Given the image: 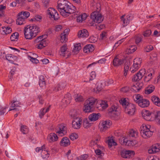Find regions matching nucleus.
Returning <instances> with one entry per match:
<instances>
[{
	"mask_svg": "<svg viewBox=\"0 0 160 160\" xmlns=\"http://www.w3.org/2000/svg\"><path fill=\"white\" fill-rule=\"evenodd\" d=\"M69 4V2L65 0H59L58 2V10L64 17H67L74 13L76 9L75 6H70Z\"/></svg>",
	"mask_w": 160,
	"mask_h": 160,
	"instance_id": "obj_1",
	"label": "nucleus"
},
{
	"mask_svg": "<svg viewBox=\"0 0 160 160\" xmlns=\"http://www.w3.org/2000/svg\"><path fill=\"white\" fill-rule=\"evenodd\" d=\"M91 18L93 22H95L97 29L100 30L104 28L105 26L103 24L98 25L103 21L102 16L99 12L94 11L92 12L91 14Z\"/></svg>",
	"mask_w": 160,
	"mask_h": 160,
	"instance_id": "obj_2",
	"label": "nucleus"
},
{
	"mask_svg": "<svg viewBox=\"0 0 160 160\" xmlns=\"http://www.w3.org/2000/svg\"><path fill=\"white\" fill-rule=\"evenodd\" d=\"M98 102V100L93 97H91L86 100L83 108V111L86 113H88L93 111L94 109V105Z\"/></svg>",
	"mask_w": 160,
	"mask_h": 160,
	"instance_id": "obj_3",
	"label": "nucleus"
},
{
	"mask_svg": "<svg viewBox=\"0 0 160 160\" xmlns=\"http://www.w3.org/2000/svg\"><path fill=\"white\" fill-rule=\"evenodd\" d=\"M134 101L139 106L142 108L148 107L150 104L149 101L146 99H143V97L139 94H135L133 96Z\"/></svg>",
	"mask_w": 160,
	"mask_h": 160,
	"instance_id": "obj_4",
	"label": "nucleus"
},
{
	"mask_svg": "<svg viewBox=\"0 0 160 160\" xmlns=\"http://www.w3.org/2000/svg\"><path fill=\"white\" fill-rule=\"evenodd\" d=\"M47 34L42 35V36L38 37L34 40L36 43H39L37 45V48L38 49H41L47 46V42L46 39L47 38Z\"/></svg>",
	"mask_w": 160,
	"mask_h": 160,
	"instance_id": "obj_5",
	"label": "nucleus"
},
{
	"mask_svg": "<svg viewBox=\"0 0 160 160\" xmlns=\"http://www.w3.org/2000/svg\"><path fill=\"white\" fill-rule=\"evenodd\" d=\"M139 131L141 136L145 138L150 137V125L143 124L141 126Z\"/></svg>",
	"mask_w": 160,
	"mask_h": 160,
	"instance_id": "obj_6",
	"label": "nucleus"
},
{
	"mask_svg": "<svg viewBox=\"0 0 160 160\" xmlns=\"http://www.w3.org/2000/svg\"><path fill=\"white\" fill-rule=\"evenodd\" d=\"M112 124L111 121L110 120L102 121L99 125L100 131L102 132L105 131L109 128L110 126Z\"/></svg>",
	"mask_w": 160,
	"mask_h": 160,
	"instance_id": "obj_7",
	"label": "nucleus"
},
{
	"mask_svg": "<svg viewBox=\"0 0 160 160\" xmlns=\"http://www.w3.org/2000/svg\"><path fill=\"white\" fill-rule=\"evenodd\" d=\"M47 14L50 18H53L56 20L59 18L58 14L57 11L53 8H50L47 11Z\"/></svg>",
	"mask_w": 160,
	"mask_h": 160,
	"instance_id": "obj_8",
	"label": "nucleus"
},
{
	"mask_svg": "<svg viewBox=\"0 0 160 160\" xmlns=\"http://www.w3.org/2000/svg\"><path fill=\"white\" fill-rule=\"evenodd\" d=\"M135 154L133 151L123 150L121 152V156L124 158H130L133 157Z\"/></svg>",
	"mask_w": 160,
	"mask_h": 160,
	"instance_id": "obj_9",
	"label": "nucleus"
},
{
	"mask_svg": "<svg viewBox=\"0 0 160 160\" xmlns=\"http://www.w3.org/2000/svg\"><path fill=\"white\" fill-rule=\"evenodd\" d=\"M156 121L160 125V110L151 113V121Z\"/></svg>",
	"mask_w": 160,
	"mask_h": 160,
	"instance_id": "obj_10",
	"label": "nucleus"
},
{
	"mask_svg": "<svg viewBox=\"0 0 160 160\" xmlns=\"http://www.w3.org/2000/svg\"><path fill=\"white\" fill-rule=\"evenodd\" d=\"M136 107L132 103H129L127 107H126V111L128 114L130 115L134 114L135 111Z\"/></svg>",
	"mask_w": 160,
	"mask_h": 160,
	"instance_id": "obj_11",
	"label": "nucleus"
},
{
	"mask_svg": "<svg viewBox=\"0 0 160 160\" xmlns=\"http://www.w3.org/2000/svg\"><path fill=\"white\" fill-rule=\"evenodd\" d=\"M24 34L25 38L27 39H31L35 37V33L34 34L33 33L30 29H28V28H27L26 27L24 30Z\"/></svg>",
	"mask_w": 160,
	"mask_h": 160,
	"instance_id": "obj_12",
	"label": "nucleus"
},
{
	"mask_svg": "<svg viewBox=\"0 0 160 160\" xmlns=\"http://www.w3.org/2000/svg\"><path fill=\"white\" fill-rule=\"evenodd\" d=\"M56 132L59 134H65L67 132V128L63 124L59 125L56 128Z\"/></svg>",
	"mask_w": 160,
	"mask_h": 160,
	"instance_id": "obj_13",
	"label": "nucleus"
},
{
	"mask_svg": "<svg viewBox=\"0 0 160 160\" xmlns=\"http://www.w3.org/2000/svg\"><path fill=\"white\" fill-rule=\"evenodd\" d=\"M27 28H28V29L31 31L34 34L35 33V37L37 35L38 33L40 32V28L36 25H33L31 26L28 25L26 27Z\"/></svg>",
	"mask_w": 160,
	"mask_h": 160,
	"instance_id": "obj_14",
	"label": "nucleus"
},
{
	"mask_svg": "<svg viewBox=\"0 0 160 160\" xmlns=\"http://www.w3.org/2000/svg\"><path fill=\"white\" fill-rule=\"evenodd\" d=\"M71 100V95L69 93L66 94L64 98L62 99V102L64 103L63 106L64 107L67 106V105L69 104Z\"/></svg>",
	"mask_w": 160,
	"mask_h": 160,
	"instance_id": "obj_15",
	"label": "nucleus"
},
{
	"mask_svg": "<svg viewBox=\"0 0 160 160\" xmlns=\"http://www.w3.org/2000/svg\"><path fill=\"white\" fill-rule=\"evenodd\" d=\"M144 70H141L135 75L133 76L132 78V81H137L141 80L143 76L142 73Z\"/></svg>",
	"mask_w": 160,
	"mask_h": 160,
	"instance_id": "obj_16",
	"label": "nucleus"
},
{
	"mask_svg": "<svg viewBox=\"0 0 160 160\" xmlns=\"http://www.w3.org/2000/svg\"><path fill=\"white\" fill-rule=\"evenodd\" d=\"M101 116V114L99 113H93L89 115L88 118L91 121L94 122L97 120Z\"/></svg>",
	"mask_w": 160,
	"mask_h": 160,
	"instance_id": "obj_17",
	"label": "nucleus"
},
{
	"mask_svg": "<svg viewBox=\"0 0 160 160\" xmlns=\"http://www.w3.org/2000/svg\"><path fill=\"white\" fill-rule=\"evenodd\" d=\"M82 121L80 119L76 118L72 122V127L74 129H78L80 128Z\"/></svg>",
	"mask_w": 160,
	"mask_h": 160,
	"instance_id": "obj_18",
	"label": "nucleus"
},
{
	"mask_svg": "<svg viewBox=\"0 0 160 160\" xmlns=\"http://www.w3.org/2000/svg\"><path fill=\"white\" fill-rule=\"evenodd\" d=\"M142 86L143 84L142 83H137L132 86L131 90L134 92H137L141 89Z\"/></svg>",
	"mask_w": 160,
	"mask_h": 160,
	"instance_id": "obj_19",
	"label": "nucleus"
},
{
	"mask_svg": "<svg viewBox=\"0 0 160 160\" xmlns=\"http://www.w3.org/2000/svg\"><path fill=\"white\" fill-rule=\"evenodd\" d=\"M137 143V142L135 140H129L125 138L123 140V144L129 146H134Z\"/></svg>",
	"mask_w": 160,
	"mask_h": 160,
	"instance_id": "obj_20",
	"label": "nucleus"
},
{
	"mask_svg": "<svg viewBox=\"0 0 160 160\" xmlns=\"http://www.w3.org/2000/svg\"><path fill=\"white\" fill-rule=\"evenodd\" d=\"M47 139L49 142H54L58 140V137L55 133H52L48 135Z\"/></svg>",
	"mask_w": 160,
	"mask_h": 160,
	"instance_id": "obj_21",
	"label": "nucleus"
},
{
	"mask_svg": "<svg viewBox=\"0 0 160 160\" xmlns=\"http://www.w3.org/2000/svg\"><path fill=\"white\" fill-rule=\"evenodd\" d=\"M60 144L62 146L67 147L70 144V141L68 138L64 137L62 138Z\"/></svg>",
	"mask_w": 160,
	"mask_h": 160,
	"instance_id": "obj_22",
	"label": "nucleus"
},
{
	"mask_svg": "<svg viewBox=\"0 0 160 160\" xmlns=\"http://www.w3.org/2000/svg\"><path fill=\"white\" fill-rule=\"evenodd\" d=\"M89 36L88 31L86 29L79 31L78 33V36L79 38H87Z\"/></svg>",
	"mask_w": 160,
	"mask_h": 160,
	"instance_id": "obj_23",
	"label": "nucleus"
},
{
	"mask_svg": "<svg viewBox=\"0 0 160 160\" xmlns=\"http://www.w3.org/2000/svg\"><path fill=\"white\" fill-rule=\"evenodd\" d=\"M6 58L9 62L14 64V62L18 59V57L16 56L11 54H8L6 56Z\"/></svg>",
	"mask_w": 160,
	"mask_h": 160,
	"instance_id": "obj_24",
	"label": "nucleus"
},
{
	"mask_svg": "<svg viewBox=\"0 0 160 160\" xmlns=\"http://www.w3.org/2000/svg\"><path fill=\"white\" fill-rule=\"evenodd\" d=\"M131 64L130 61L128 59L127 60L124 64V75L125 76H126L128 72V71L129 66Z\"/></svg>",
	"mask_w": 160,
	"mask_h": 160,
	"instance_id": "obj_25",
	"label": "nucleus"
},
{
	"mask_svg": "<svg viewBox=\"0 0 160 160\" xmlns=\"http://www.w3.org/2000/svg\"><path fill=\"white\" fill-rule=\"evenodd\" d=\"M160 150V145L156 144L153 145L151 148V153H154L159 152Z\"/></svg>",
	"mask_w": 160,
	"mask_h": 160,
	"instance_id": "obj_26",
	"label": "nucleus"
},
{
	"mask_svg": "<svg viewBox=\"0 0 160 160\" xmlns=\"http://www.w3.org/2000/svg\"><path fill=\"white\" fill-rule=\"evenodd\" d=\"M142 115L143 118L147 121H150V112L148 110H145L142 112Z\"/></svg>",
	"mask_w": 160,
	"mask_h": 160,
	"instance_id": "obj_27",
	"label": "nucleus"
},
{
	"mask_svg": "<svg viewBox=\"0 0 160 160\" xmlns=\"http://www.w3.org/2000/svg\"><path fill=\"white\" fill-rule=\"evenodd\" d=\"M94 50V47L91 44H88L86 45L84 48L83 51L86 53H88L92 52Z\"/></svg>",
	"mask_w": 160,
	"mask_h": 160,
	"instance_id": "obj_28",
	"label": "nucleus"
},
{
	"mask_svg": "<svg viewBox=\"0 0 160 160\" xmlns=\"http://www.w3.org/2000/svg\"><path fill=\"white\" fill-rule=\"evenodd\" d=\"M124 62L123 59H119L116 57L113 60V64L114 66H117L122 64Z\"/></svg>",
	"mask_w": 160,
	"mask_h": 160,
	"instance_id": "obj_29",
	"label": "nucleus"
},
{
	"mask_svg": "<svg viewBox=\"0 0 160 160\" xmlns=\"http://www.w3.org/2000/svg\"><path fill=\"white\" fill-rule=\"evenodd\" d=\"M151 100L154 104L160 107V100L158 97L153 96L152 97Z\"/></svg>",
	"mask_w": 160,
	"mask_h": 160,
	"instance_id": "obj_30",
	"label": "nucleus"
},
{
	"mask_svg": "<svg viewBox=\"0 0 160 160\" xmlns=\"http://www.w3.org/2000/svg\"><path fill=\"white\" fill-rule=\"evenodd\" d=\"M67 45H64L62 46L61 48L60 52H59L60 55L63 57H65V54L67 52Z\"/></svg>",
	"mask_w": 160,
	"mask_h": 160,
	"instance_id": "obj_31",
	"label": "nucleus"
},
{
	"mask_svg": "<svg viewBox=\"0 0 160 160\" xmlns=\"http://www.w3.org/2000/svg\"><path fill=\"white\" fill-rule=\"evenodd\" d=\"M74 48L73 49V52L74 54H77L78 53V52L81 48V44L80 43L75 44Z\"/></svg>",
	"mask_w": 160,
	"mask_h": 160,
	"instance_id": "obj_32",
	"label": "nucleus"
},
{
	"mask_svg": "<svg viewBox=\"0 0 160 160\" xmlns=\"http://www.w3.org/2000/svg\"><path fill=\"white\" fill-rule=\"evenodd\" d=\"M19 37V33L18 32L13 33L11 36L10 39L12 41H17Z\"/></svg>",
	"mask_w": 160,
	"mask_h": 160,
	"instance_id": "obj_33",
	"label": "nucleus"
},
{
	"mask_svg": "<svg viewBox=\"0 0 160 160\" xmlns=\"http://www.w3.org/2000/svg\"><path fill=\"white\" fill-rule=\"evenodd\" d=\"M83 126L84 128H87L91 126V123L89 122L87 118H85L83 120Z\"/></svg>",
	"mask_w": 160,
	"mask_h": 160,
	"instance_id": "obj_34",
	"label": "nucleus"
},
{
	"mask_svg": "<svg viewBox=\"0 0 160 160\" xmlns=\"http://www.w3.org/2000/svg\"><path fill=\"white\" fill-rule=\"evenodd\" d=\"M16 23L17 25H22L24 24L25 22V20L24 18H19L17 16V19L16 20Z\"/></svg>",
	"mask_w": 160,
	"mask_h": 160,
	"instance_id": "obj_35",
	"label": "nucleus"
},
{
	"mask_svg": "<svg viewBox=\"0 0 160 160\" xmlns=\"http://www.w3.org/2000/svg\"><path fill=\"white\" fill-rule=\"evenodd\" d=\"M138 132L133 129L130 130L128 133V135L129 137H136L138 136Z\"/></svg>",
	"mask_w": 160,
	"mask_h": 160,
	"instance_id": "obj_36",
	"label": "nucleus"
},
{
	"mask_svg": "<svg viewBox=\"0 0 160 160\" xmlns=\"http://www.w3.org/2000/svg\"><path fill=\"white\" fill-rule=\"evenodd\" d=\"M107 142L108 143L109 148L112 146H115L117 145V143L114 141V140L113 139H108Z\"/></svg>",
	"mask_w": 160,
	"mask_h": 160,
	"instance_id": "obj_37",
	"label": "nucleus"
},
{
	"mask_svg": "<svg viewBox=\"0 0 160 160\" xmlns=\"http://www.w3.org/2000/svg\"><path fill=\"white\" fill-rule=\"evenodd\" d=\"M20 104V103L18 101H14L11 104V107L12 108H18L19 109V108H21V107H19Z\"/></svg>",
	"mask_w": 160,
	"mask_h": 160,
	"instance_id": "obj_38",
	"label": "nucleus"
},
{
	"mask_svg": "<svg viewBox=\"0 0 160 160\" xmlns=\"http://www.w3.org/2000/svg\"><path fill=\"white\" fill-rule=\"evenodd\" d=\"M2 29L3 32L6 34L10 33L12 31V29L8 27H2Z\"/></svg>",
	"mask_w": 160,
	"mask_h": 160,
	"instance_id": "obj_39",
	"label": "nucleus"
},
{
	"mask_svg": "<svg viewBox=\"0 0 160 160\" xmlns=\"http://www.w3.org/2000/svg\"><path fill=\"white\" fill-rule=\"evenodd\" d=\"M140 67L137 65V64L134 65V62L133 66L130 68V70L131 72L134 73L137 71Z\"/></svg>",
	"mask_w": 160,
	"mask_h": 160,
	"instance_id": "obj_40",
	"label": "nucleus"
},
{
	"mask_svg": "<svg viewBox=\"0 0 160 160\" xmlns=\"http://www.w3.org/2000/svg\"><path fill=\"white\" fill-rule=\"evenodd\" d=\"M119 102L125 108H126V107H127L129 103L128 102H127L125 99H121L119 101Z\"/></svg>",
	"mask_w": 160,
	"mask_h": 160,
	"instance_id": "obj_41",
	"label": "nucleus"
},
{
	"mask_svg": "<svg viewBox=\"0 0 160 160\" xmlns=\"http://www.w3.org/2000/svg\"><path fill=\"white\" fill-rule=\"evenodd\" d=\"M41 154L43 158H47L49 157V154L47 150H44L42 152Z\"/></svg>",
	"mask_w": 160,
	"mask_h": 160,
	"instance_id": "obj_42",
	"label": "nucleus"
},
{
	"mask_svg": "<svg viewBox=\"0 0 160 160\" xmlns=\"http://www.w3.org/2000/svg\"><path fill=\"white\" fill-rule=\"evenodd\" d=\"M108 106V104L107 102L105 101H102L99 104V108H101L102 109H105Z\"/></svg>",
	"mask_w": 160,
	"mask_h": 160,
	"instance_id": "obj_43",
	"label": "nucleus"
},
{
	"mask_svg": "<svg viewBox=\"0 0 160 160\" xmlns=\"http://www.w3.org/2000/svg\"><path fill=\"white\" fill-rule=\"evenodd\" d=\"M133 62H134V65L137 64L139 66H141L142 60L141 58H136L134 59Z\"/></svg>",
	"mask_w": 160,
	"mask_h": 160,
	"instance_id": "obj_44",
	"label": "nucleus"
},
{
	"mask_svg": "<svg viewBox=\"0 0 160 160\" xmlns=\"http://www.w3.org/2000/svg\"><path fill=\"white\" fill-rule=\"evenodd\" d=\"M137 47L135 45H132L130 48L128 49V52L129 53H132L134 52L136 50Z\"/></svg>",
	"mask_w": 160,
	"mask_h": 160,
	"instance_id": "obj_45",
	"label": "nucleus"
},
{
	"mask_svg": "<svg viewBox=\"0 0 160 160\" xmlns=\"http://www.w3.org/2000/svg\"><path fill=\"white\" fill-rule=\"evenodd\" d=\"M21 131L23 134H27L28 132L27 126L24 125L22 126L21 127Z\"/></svg>",
	"mask_w": 160,
	"mask_h": 160,
	"instance_id": "obj_46",
	"label": "nucleus"
},
{
	"mask_svg": "<svg viewBox=\"0 0 160 160\" xmlns=\"http://www.w3.org/2000/svg\"><path fill=\"white\" fill-rule=\"evenodd\" d=\"M67 34L62 33L61 35L60 41L61 42H66L67 40Z\"/></svg>",
	"mask_w": 160,
	"mask_h": 160,
	"instance_id": "obj_47",
	"label": "nucleus"
},
{
	"mask_svg": "<svg viewBox=\"0 0 160 160\" xmlns=\"http://www.w3.org/2000/svg\"><path fill=\"white\" fill-rule=\"evenodd\" d=\"M66 86V84L65 82H62L58 84L57 86L58 90H61L64 88Z\"/></svg>",
	"mask_w": 160,
	"mask_h": 160,
	"instance_id": "obj_48",
	"label": "nucleus"
},
{
	"mask_svg": "<svg viewBox=\"0 0 160 160\" xmlns=\"http://www.w3.org/2000/svg\"><path fill=\"white\" fill-rule=\"evenodd\" d=\"M88 154H85L77 158V160H86L88 158Z\"/></svg>",
	"mask_w": 160,
	"mask_h": 160,
	"instance_id": "obj_49",
	"label": "nucleus"
},
{
	"mask_svg": "<svg viewBox=\"0 0 160 160\" xmlns=\"http://www.w3.org/2000/svg\"><path fill=\"white\" fill-rule=\"evenodd\" d=\"M142 37L141 35H138L136 37L135 42L136 44L139 43L142 40Z\"/></svg>",
	"mask_w": 160,
	"mask_h": 160,
	"instance_id": "obj_50",
	"label": "nucleus"
},
{
	"mask_svg": "<svg viewBox=\"0 0 160 160\" xmlns=\"http://www.w3.org/2000/svg\"><path fill=\"white\" fill-rule=\"evenodd\" d=\"M117 108L114 106H112L108 110L109 113L114 114V112L117 111Z\"/></svg>",
	"mask_w": 160,
	"mask_h": 160,
	"instance_id": "obj_51",
	"label": "nucleus"
},
{
	"mask_svg": "<svg viewBox=\"0 0 160 160\" xmlns=\"http://www.w3.org/2000/svg\"><path fill=\"white\" fill-rule=\"evenodd\" d=\"M70 139L73 141L77 139L78 138V135L76 133H72L70 136Z\"/></svg>",
	"mask_w": 160,
	"mask_h": 160,
	"instance_id": "obj_52",
	"label": "nucleus"
},
{
	"mask_svg": "<svg viewBox=\"0 0 160 160\" xmlns=\"http://www.w3.org/2000/svg\"><path fill=\"white\" fill-rule=\"evenodd\" d=\"M90 146L91 147H92L95 145H97L98 148H100V146L98 144V142L95 140H93L91 141L90 143Z\"/></svg>",
	"mask_w": 160,
	"mask_h": 160,
	"instance_id": "obj_53",
	"label": "nucleus"
},
{
	"mask_svg": "<svg viewBox=\"0 0 160 160\" xmlns=\"http://www.w3.org/2000/svg\"><path fill=\"white\" fill-rule=\"evenodd\" d=\"M75 100L76 102H80L83 101L84 99L82 96L78 95L77 97L75 98Z\"/></svg>",
	"mask_w": 160,
	"mask_h": 160,
	"instance_id": "obj_54",
	"label": "nucleus"
},
{
	"mask_svg": "<svg viewBox=\"0 0 160 160\" xmlns=\"http://www.w3.org/2000/svg\"><path fill=\"white\" fill-rule=\"evenodd\" d=\"M42 2L44 7L47 8L49 7V0H42Z\"/></svg>",
	"mask_w": 160,
	"mask_h": 160,
	"instance_id": "obj_55",
	"label": "nucleus"
},
{
	"mask_svg": "<svg viewBox=\"0 0 160 160\" xmlns=\"http://www.w3.org/2000/svg\"><path fill=\"white\" fill-rule=\"evenodd\" d=\"M28 57L30 58V61L33 63L36 64L39 62V61L35 58H33L30 56H28Z\"/></svg>",
	"mask_w": 160,
	"mask_h": 160,
	"instance_id": "obj_56",
	"label": "nucleus"
},
{
	"mask_svg": "<svg viewBox=\"0 0 160 160\" xmlns=\"http://www.w3.org/2000/svg\"><path fill=\"white\" fill-rule=\"evenodd\" d=\"M124 15L122 16L121 17V20L122 22V23L124 26L126 25L128 23L129 21H128V19H126L124 18Z\"/></svg>",
	"mask_w": 160,
	"mask_h": 160,
	"instance_id": "obj_57",
	"label": "nucleus"
},
{
	"mask_svg": "<svg viewBox=\"0 0 160 160\" xmlns=\"http://www.w3.org/2000/svg\"><path fill=\"white\" fill-rule=\"evenodd\" d=\"M107 33L103 31L100 34L99 39L102 40L106 38Z\"/></svg>",
	"mask_w": 160,
	"mask_h": 160,
	"instance_id": "obj_58",
	"label": "nucleus"
},
{
	"mask_svg": "<svg viewBox=\"0 0 160 160\" xmlns=\"http://www.w3.org/2000/svg\"><path fill=\"white\" fill-rule=\"evenodd\" d=\"M113 82V81L112 79H109L106 80L105 82V84L106 85H109L110 84H112Z\"/></svg>",
	"mask_w": 160,
	"mask_h": 160,
	"instance_id": "obj_59",
	"label": "nucleus"
},
{
	"mask_svg": "<svg viewBox=\"0 0 160 160\" xmlns=\"http://www.w3.org/2000/svg\"><path fill=\"white\" fill-rule=\"evenodd\" d=\"M150 30H147L144 32L143 33V35L144 37H148L150 35Z\"/></svg>",
	"mask_w": 160,
	"mask_h": 160,
	"instance_id": "obj_60",
	"label": "nucleus"
},
{
	"mask_svg": "<svg viewBox=\"0 0 160 160\" xmlns=\"http://www.w3.org/2000/svg\"><path fill=\"white\" fill-rule=\"evenodd\" d=\"M45 108L42 109L39 112V117L40 118H42L43 115L46 113L44 111Z\"/></svg>",
	"mask_w": 160,
	"mask_h": 160,
	"instance_id": "obj_61",
	"label": "nucleus"
},
{
	"mask_svg": "<svg viewBox=\"0 0 160 160\" xmlns=\"http://www.w3.org/2000/svg\"><path fill=\"white\" fill-rule=\"evenodd\" d=\"M90 80H92L93 79L96 77V74L95 72L92 71L90 73Z\"/></svg>",
	"mask_w": 160,
	"mask_h": 160,
	"instance_id": "obj_62",
	"label": "nucleus"
},
{
	"mask_svg": "<svg viewBox=\"0 0 160 160\" xmlns=\"http://www.w3.org/2000/svg\"><path fill=\"white\" fill-rule=\"evenodd\" d=\"M39 101V103L41 104H43L44 103V100L43 99L41 95H39L38 97Z\"/></svg>",
	"mask_w": 160,
	"mask_h": 160,
	"instance_id": "obj_63",
	"label": "nucleus"
},
{
	"mask_svg": "<svg viewBox=\"0 0 160 160\" xmlns=\"http://www.w3.org/2000/svg\"><path fill=\"white\" fill-rule=\"evenodd\" d=\"M39 85L41 87H44L46 85V82L45 81H42L39 80Z\"/></svg>",
	"mask_w": 160,
	"mask_h": 160,
	"instance_id": "obj_64",
	"label": "nucleus"
}]
</instances>
